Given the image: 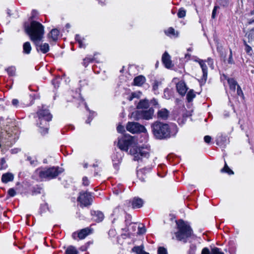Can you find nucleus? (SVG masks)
Wrapping results in <instances>:
<instances>
[{
	"label": "nucleus",
	"mask_w": 254,
	"mask_h": 254,
	"mask_svg": "<svg viewBox=\"0 0 254 254\" xmlns=\"http://www.w3.org/2000/svg\"><path fill=\"white\" fill-rule=\"evenodd\" d=\"M118 146L121 150L125 151H127L128 147H130L129 154L133 156V160L135 161H139L142 157L148 158L149 156L148 152L135 146L134 139L132 136L129 135H125L119 139Z\"/></svg>",
	"instance_id": "obj_1"
},
{
	"label": "nucleus",
	"mask_w": 254,
	"mask_h": 254,
	"mask_svg": "<svg viewBox=\"0 0 254 254\" xmlns=\"http://www.w3.org/2000/svg\"><path fill=\"white\" fill-rule=\"evenodd\" d=\"M24 27L25 32L34 43L42 40L44 34V27L41 23L32 20L29 24L25 23Z\"/></svg>",
	"instance_id": "obj_2"
},
{
	"label": "nucleus",
	"mask_w": 254,
	"mask_h": 254,
	"mask_svg": "<svg viewBox=\"0 0 254 254\" xmlns=\"http://www.w3.org/2000/svg\"><path fill=\"white\" fill-rule=\"evenodd\" d=\"M151 131L155 138L164 139L171 137V130L168 124L155 121L151 125Z\"/></svg>",
	"instance_id": "obj_3"
},
{
	"label": "nucleus",
	"mask_w": 254,
	"mask_h": 254,
	"mask_svg": "<svg viewBox=\"0 0 254 254\" xmlns=\"http://www.w3.org/2000/svg\"><path fill=\"white\" fill-rule=\"evenodd\" d=\"M178 231L175 232L176 239L184 243L187 242V238L190 237L192 234L190 227L182 219L176 221Z\"/></svg>",
	"instance_id": "obj_4"
},
{
	"label": "nucleus",
	"mask_w": 254,
	"mask_h": 254,
	"mask_svg": "<svg viewBox=\"0 0 254 254\" xmlns=\"http://www.w3.org/2000/svg\"><path fill=\"white\" fill-rule=\"evenodd\" d=\"M37 125L40 128V131L45 134L48 132V122L52 120V116L47 110H41L37 112Z\"/></svg>",
	"instance_id": "obj_5"
},
{
	"label": "nucleus",
	"mask_w": 254,
	"mask_h": 254,
	"mask_svg": "<svg viewBox=\"0 0 254 254\" xmlns=\"http://www.w3.org/2000/svg\"><path fill=\"white\" fill-rule=\"evenodd\" d=\"M63 171V169L59 167H53L47 169H38L35 171V174L41 179H52L57 177Z\"/></svg>",
	"instance_id": "obj_6"
},
{
	"label": "nucleus",
	"mask_w": 254,
	"mask_h": 254,
	"mask_svg": "<svg viewBox=\"0 0 254 254\" xmlns=\"http://www.w3.org/2000/svg\"><path fill=\"white\" fill-rule=\"evenodd\" d=\"M154 112V109L150 108L147 110L136 111L131 114V116L136 121L140 119L149 120L152 119Z\"/></svg>",
	"instance_id": "obj_7"
},
{
	"label": "nucleus",
	"mask_w": 254,
	"mask_h": 254,
	"mask_svg": "<svg viewBox=\"0 0 254 254\" xmlns=\"http://www.w3.org/2000/svg\"><path fill=\"white\" fill-rule=\"evenodd\" d=\"M77 201L80 203V206H88L92 203V198L90 193L87 191H81L77 198Z\"/></svg>",
	"instance_id": "obj_8"
},
{
	"label": "nucleus",
	"mask_w": 254,
	"mask_h": 254,
	"mask_svg": "<svg viewBox=\"0 0 254 254\" xmlns=\"http://www.w3.org/2000/svg\"><path fill=\"white\" fill-rule=\"evenodd\" d=\"M127 129L130 132H144L146 131L145 127L136 122H129L127 125Z\"/></svg>",
	"instance_id": "obj_9"
},
{
	"label": "nucleus",
	"mask_w": 254,
	"mask_h": 254,
	"mask_svg": "<svg viewBox=\"0 0 254 254\" xmlns=\"http://www.w3.org/2000/svg\"><path fill=\"white\" fill-rule=\"evenodd\" d=\"M195 61L198 62L200 65L203 72L201 80L202 82H205L207 77V67L205 64V61L200 59L195 60Z\"/></svg>",
	"instance_id": "obj_10"
},
{
	"label": "nucleus",
	"mask_w": 254,
	"mask_h": 254,
	"mask_svg": "<svg viewBox=\"0 0 254 254\" xmlns=\"http://www.w3.org/2000/svg\"><path fill=\"white\" fill-rule=\"evenodd\" d=\"M40 41H37L36 43H34L36 50L38 52H41L43 54L47 53L50 49L49 45L47 43L39 44Z\"/></svg>",
	"instance_id": "obj_11"
},
{
	"label": "nucleus",
	"mask_w": 254,
	"mask_h": 254,
	"mask_svg": "<svg viewBox=\"0 0 254 254\" xmlns=\"http://www.w3.org/2000/svg\"><path fill=\"white\" fill-rule=\"evenodd\" d=\"M92 219L96 222H100L104 219L103 213L100 211H93L91 212Z\"/></svg>",
	"instance_id": "obj_12"
},
{
	"label": "nucleus",
	"mask_w": 254,
	"mask_h": 254,
	"mask_svg": "<svg viewBox=\"0 0 254 254\" xmlns=\"http://www.w3.org/2000/svg\"><path fill=\"white\" fill-rule=\"evenodd\" d=\"M157 114L158 119L166 120L169 116L170 112L166 108H162L158 111Z\"/></svg>",
	"instance_id": "obj_13"
},
{
	"label": "nucleus",
	"mask_w": 254,
	"mask_h": 254,
	"mask_svg": "<svg viewBox=\"0 0 254 254\" xmlns=\"http://www.w3.org/2000/svg\"><path fill=\"white\" fill-rule=\"evenodd\" d=\"M162 60L163 63L164 64L166 68H169L172 67V61L171 60V57L167 52H165L163 54Z\"/></svg>",
	"instance_id": "obj_14"
},
{
	"label": "nucleus",
	"mask_w": 254,
	"mask_h": 254,
	"mask_svg": "<svg viewBox=\"0 0 254 254\" xmlns=\"http://www.w3.org/2000/svg\"><path fill=\"white\" fill-rule=\"evenodd\" d=\"M176 88L178 93L183 96L185 95L188 90L185 83L183 81H181L177 84Z\"/></svg>",
	"instance_id": "obj_15"
},
{
	"label": "nucleus",
	"mask_w": 254,
	"mask_h": 254,
	"mask_svg": "<svg viewBox=\"0 0 254 254\" xmlns=\"http://www.w3.org/2000/svg\"><path fill=\"white\" fill-rule=\"evenodd\" d=\"M149 107V102L147 99L140 100L136 106L137 109L147 110Z\"/></svg>",
	"instance_id": "obj_16"
},
{
	"label": "nucleus",
	"mask_w": 254,
	"mask_h": 254,
	"mask_svg": "<svg viewBox=\"0 0 254 254\" xmlns=\"http://www.w3.org/2000/svg\"><path fill=\"white\" fill-rule=\"evenodd\" d=\"M143 200L139 197H134L132 201V206L133 208H139L142 206Z\"/></svg>",
	"instance_id": "obj_17"
},
{
	"label": "nucleus",
	"mask_w": 254,
	"mask_h": 254,
	"mask_svg": "<svg viewBox=\"0 0 254 254\" xmlns=\"http://www.w3.org/2000/svg\"><path fill=\"white\" fill-rule=\"evenodd\" d=\"M14 176L10 173L3 174L1 177V181L3 183H6L13 180Z\"/></svg>",
	"instance_id": "obj_18"
},
{
	"label": "nucleus",
	"mask_w": 254,
	"mask_h": 254,
	"mask_svg": "<svg viewBox=\"0 0 254 254\" xmlns=\"http://www.w3.org/2000/svg\"><path fill=\"white\" fill-rule=\"evenodd\" d=\"M59 31L57 29H53L48 34V37L51 38L53 41H56L59 35Z\"/></svg>",
	"instance_id": "obj_19"
},
{
	"label": "nucleus",
	"mask_w": 254,
	"mask_h": 254,
	"mask_svg": "<svg viewBox=\"0 0 254 254\" xmlns=\"http://www.w3.org/2000/svg\"><path fill=\"white\" fill-rule=\"evenodd\" d=\"M91 233V230L88 228L82 229L78 233V237L80 239H84Z\"/></svg>",
	"instance_id": "obj_20"
},
{
	"label": "nucleus",
	"mask_w": 254,
	"mask_h": 254,
	"mask_svg": "<svg viewBox=\"0 0 254 254\" xmlns=\"http://www.w3.org/2000/svg\"><path fill=\"white\" fill-rule=\"evenodd\" d=\"M145 81V78L142 75H139L134 78L135 85L141 86Z\"/></svg>",
	"instance_id": "obj_21"
},
{
	"label": "nucleus",
	"mask_w": 254,
	"mask_h": 254,
	"mask_svg": "<svg viewBox=\"0 0 254 254\" xmlns=\"http://www.w3.org/2000/svg\"><path fill=\"white\" fill-rule=\"evenodd\" d=\"M32 50L31 44L29 42H26L23 45V53L26 55L30 54Z\"/></svg>",
	"instance_id": "obj_22"
},
{
	"label": "nucleus",
	"mask_w": 254,
	"mask_h": 254,
	"mask_svg": "<svg viewBox=\"0 0 254 254\" xmlns=\"http://www.w3.org/2000/svg\"><path fill=\"white\" fill-rule=\"evenodd\" d=\"M227 81L229 85L230 89L233 91H235L236 90V86L238 85L237 84V81L232 78H228Z\"/></svg>",
	"instance_id": "obj_23"
},
{
	"label": "nucleus",
	"mask_w": 254,
	"mask_h": 254,
	"mask_svg": "<svg viewBox=\"0 0 254 254\" xmlns=\"http://www.w3.org/2000/svg\"><path fill=\"white\" fill-rule=\"evenodd\" d=\"M75 39L78 42L79 48H85V45L83 43V41L84 40V38H82L79 35L76 34L75 35Z\"/></svg>",
	"instance_id": "obj_24"
},
{
	"label": "nucleus",
	"mask_w": 254,
	"mask_h": 254,
	"mask_svg": "<svg viewBox=\"0 0 254 254\" xmlns=\"http://www.w3.org/2000/svg\"><path fill=\"white\" fill-rule=\"evenodd\" d=\"M78 252L75 247L70 246L67 247L65 251V254H78Z\"/></svg>",
	"instance_id": "obj_25"
},
{
	"label": "nucleus",
	"mask_w": 254,
	"mask_h": 254,
	"mask_svg": "<svg viewBox=\"0 0 254 254\" xmlns=\"http://www.w3.org/2000/svg\"><path fill=\"white\" fill-rule=\"evenodd\" d=\"M165 34L169 36L177 37L178 33L176 32L175 29L172 27H170L167 31H165Z\"/></svg>",
	"instance_id": "obj_26"
},
{
	"label": "nucleus",
	"mask_w": 254,
	"mask_h": 254,
	"mask_svg": "<svg viewBox=\"0 0 254 254\" xmlns=\"http://www.w3.org/2000/svg\"><path fill=\"white\" fill-rule=\"evenodd\" d=\"M221 172L222 173H227L229 175L234 174L233 171L229 168L226 162H225L224 167L221 170Z\"/></svg>",
	"instance_id": "obj_27"
},
{
	"label": "nucleus",
	"mask_w": 254,
	"mask_h": 254,
	"mask_svg": "<svg viewBox=\"0 0 254 254\" xmlns=\"http://www.w3.org/2000/svg\"><path fill=\"white\" fill-rule=\"evenodd\" d=\"M195 94H194L193 90H190L187 94V98L188 102H191L192 99L195 97Z\"/></svg>",
	"instance_id": "obj_28"
},
{
	"label": "nucleus",
	"mask_w": 254,
	"mask_h": 254,
	"mask_svg": "<svg viewBox=\"0 0 254 254\" xmlns=\"http://www.w3.org/2000/svg\"><path fill=\"white\" fill-rule=\"evenodd\" d=\"M5 70L9 76H12L15 75V67L14 66L8 67Z\"/></svg>",
	"instance_id": "obj_29"
},
{
	"label": "nucleus",
	"mask_w": 254,
	"mask_h": 254,
	"mask_svg": "<svg viewBox=\"0 0 254 254\" xmlns=\"http://www.w3.org/2000/svg\"><path fill=\"white\" fill-rule=\"evenodd\" d=\"M141 94V92L139 91L136 92H132L131 93L130 96H129L128 98V100L129 101H131L133 98H139Z\"/></svg>",
	"instance_id": "obj_30"
},
{
	"label": "nucleus",
	"mask_w": 254,
	"mask_h": 254,
	"mask_svg": "<svg viewBox=\"0 0 254 254\" xmlns=\"http://www.w3.org/2000/svg\"><path fill=\"white\" fill-rule=\"evenodd\" d=\"M247 35L249 41H254V29H252L249 31Z\"/></svg>",
	"instance_id": "obj_31"
},
{
	"label": "nucleus",
	"mask_w": 254,
	"mask_h": 254,
	"mask_svg": "<svg viewBox=\"0 0 254 254\" xmlns=\"http://www.w3.org/2000/svg\"><path fill=\"white\" fill-rule=\"evenodd\" d=\"M143 249V246L134 247L132 250L133 252H135L137 254H140L141 253H142V252L144 251Z\"/></svg>",
	"instance_id": "obj_32"
},
{
	"label": "nucleus",
	"mask_w": 254,
	"mask_h": 254,
	"mask_svg": "<svg viewBox=\"0 0 254 254\" xmlns=\"http://www.w3.org/2000/svg\"><path fill=\"white\" fill-rule=\"evenodd\" d=\"M186 13V10L184 8H181L179 9L177 15L179 18H183L185 16Z\"/></svg>",
	"instance_id": "obj_33"
},
{
	"label": "nucleus",
	"mask_w": 254,
	"mask_h": 254,
	"mask_svg": "<svg viewBox=\"0 0 254 254\" xmlns=\"http://www.w3.org/2000/svg\"><path fill=\"white\" fill-rule=\"evenodd\" d=\"M196 250V246L194 244H191L190 246V250L188 254H195Z\"/></svg>",
	"instance_id": "obj_34"
},
{
	"label": "nucleus",
	"mask_w": 254,
	"mask_h": 254,
	"mask_svg": "<svg viewBox=\"0 0 254 254\" xmlns=\"http://www.w3.org/2000/svg\"><path fill=\"white\" fill-rule=\"evenodd\" d=\"M94 60L93 58H89V57H86L83 60V64L85 67H86L88 65V64L93 62Z\"/></svg>",
	"instance_id": "obj_35"
},
{
	"label": "nucleus",
	"mask_w": 254,
	"mask_h": 254,
	"mask_svg": "<svg viewBox=\"0 0 254 254\" xmlns=\"http://www.w3.org/2000/svg\"><path fill=\"white\" fill-rule=\"evenodd\" d=\"M7 168V164L6 162L3 158H1L0 160V170L5 169Z\"/></svg>",
	"instance_id": "obj_36"
},
{
	"label": "nucleus",
	"mask_w": 254,
	"mask_h": 254,
	"mask_svg": "<svg viewBox=\"0 0 254 254\" xmlns=\"http://www.w3.org/2000/svg\"><path fill=\"white\" fill-rule=\"evenodd\" d=\"M211 254H224L220 249L215 247L211 249Z\"/></svg>",
	"instance_id": "obj_37"
},
{
	"label": "nucleus",
	"mask_w": 254,
	"mask_h": 254,
	"mask_svg": "<svg viewBox=\"0 0 254 254\" xmlns=\"http://www.w3.org/2000/svg\"><path fill=\"white\" fill-rule=\"evenodd\" d=\"M146 232L145 226L141 224V226H139L138 228V234L139 235L143 234Z\"/></svg>",
	"instance_id": "obj_38"
},
{
	"label": "nucleus",
	"mask_w": 254,
	"mask_h": 254,
	"mask_svg": "<svg viewBox=\"0 0 254 254\" xmlns=\"http://www.w3.org/2000/svg\"><path fill=\"white\" fill-rule=\"evenodd\" d=\"M158 254H168L167 250L164 247H159L158 249Z\"/></svg>",
	"instance_id": "obj_39"
},
{
	"label": "nucleus",
	"mask_w": 254,
	"mask_h": 254,
	"mask_svg": "<svg viewBox=\"0 0 254 254\" xmlns=\"http://www.w3.org/2000/svg\"><path fill=\"white\" fill-rule=\"evenodd\" d=\"M245 45V51L249 55H252V49L251 47L249 46L245 41H244Z\"/></svg>",
	"instance_id": "obj_40"
},
{
	"label": "nucleus",
	"mask_w": 254,
	"mask_h": 254,
	"mask_svg": "<svg viewBox=\"0 0 254 254\" xmlns=\"http://www.w3.org/2000/svg\"><path fill=\"white\" fill-rule=\"evenodd\" d=\"M217 3L223 6H225L228 4V0H217Z\"/></svg>",
	"instance_id": "obj_41"
},
{
	"label": "nucleus",
	"mask_w": 254,
	"mask_h": 254,
	"mask_svg": "<svg viewBox=\"0 0 254 254\" xmlns=\"http://www.w3.org/2000/svg\"><path fill=\"white\" fill-rule=\"evenodd\" d=\"M152 104L153 105L155 106V107H159V105L158 104V101L155 99H152L149 103Z\"/></svg>",
	"instance_id": "obj_42"
},
{
	"label": "nucleus",
	"mask_w": 254,
	"mask_h": 254,
	"mask_svg": "<svg viewBox=\"0 0 254 254\" xmlns=\"http://www.w3.org/2000/svg\"><path fill=\"white\" fill-rule=\"evenodd\" d=\"M201 254H211V251L210 252L207 248H204L202 250Z\"/></svg>",
	"instance_id": "obj_43"
},
{
	"label": "nucleus",
	"mask_w": 254,
	"mask_h": 254,
	"mask_svg": "<svg viewBox=\"0 0 254 254\" xmlns=\"http://www.w3.org/2000/svg\"><path fill=\"white\" fill-rule=\"evenodd\" d=\"M15 194V190L13 189H10L8 191V194L10 196H14Z\"/></svg>",
	"instance_id": "obj_44"
},
{
	"label": "nucleus",
	"mask_w": 254,
	"mask_h": 254,
	"mask_svg": "<svg viewBox=\"0 0 254 254\" xmlns=\"http://www.w3.org/2000/svg\"><path fill=\"white\" fill-rule=\"evenodd\" d=\"M82 181H83L82 184L84 186H87L89 185V181L87 177H83L82 179Z\"/></svg>",
	"instance_id": "obj_45"
},
{
	"label": "nucleus",
	"mask_w": 254,
	"mask_h": 254,
	"mask_svg": "<svg viewBox=\"0 0 254 254\" xmlns=\"http://www.w3.org/2000/svg\"><path fill=\"white\" fill-rule=\"evenodd\" d=\"M211 139V137L209 135H206L204 137V141L207 143H209L210 142Z\"/></svg>",
	"instance_id": "obj_46"
},
{
	"label": "nucleus",
	"mask_w": 254,
	"mask_h": 254,
	"mask_svg": "<svg viewBox=\"0 0 254 254\" xmlns=\"http://www.w3.org/2000/svg\"><path fill=\"white\" fill-rule=\"evenodd\" d=\"M218 8V6H215L214 7V9L212 11V18H215V16H216V10Z\"/></svg>",
	"instance_id": "obj_47"
},
{
	"label": "nucleus",
	"mask_w": 254,
	"mask_h": 254,
	"mask_svg": "<svg viewBox=\"0 0 254 254\" xmlns=\"http://www.w3.org/2000/svg\"><path fill=\"white\" fill-rule=\"evenodd\" d=\"M237 92L238 95L239 96L243 95L242 90L239 85H237Z\"/></svg>",
	"instance_id": "obj_48"
},
{
	"label": "nucleus",
	"mask_w": 254,
	"mask_h": 254,
	"mask_svg": "<svg viewBox=\"0 0 254 254\" xmlns=\"http://www.w3.org/2000/svg\"><path fill=\"white\" fill-rule=\"evenodd\" d=\"M228 63L230 64H232L234 63V61L232 59V52L231 50H230V54L229 60H228Z\"/></svg>",
	"instance_id": "obj_49"
},
{
	"label": "nucleus",
	"mask_w": 254,
	"mask_h": 254,
	"mask_svg": "<svg viewBox=\"0 0 254 254\" xmlns=\"http://www.w3.org/2000/svg\"><path fill=\"white\" fill-rule=\"evenodd\" d=\"M159 84V82L157 81H155L153 85V89L154 90H156L158 89V86Z\"/></svg>",
	"instance_id": "obj_50"
},
{
	"label": "nucleus",
	"mask_w": 254,
	"mask_h": 254,
	"mask_svg": "<svg viewBox=\"0 0 254 254\" xmlns=\"http://www.w3.org/2000/svg\"><path fill=\"white\" fill-rule=\"evenodd\" d=\"M117 129L119 132H122L125 130L124 127L121 125L118 126Z\"/></svg>",
	"instance_id": "obj_51"
},
{
	"label": "nucleus",
	"mask_w": 254,
	"mask_h": 254,
	"mask_svg": "<svg viewBox=\"0 0 254 254\" xmlns=\"http://www.w3.org/2000/svg\"><path fill=\"white\" fill-rule=\"evenodd\" d=\"M205 62H207L208 64L210 66L213 65V60L210 58H208Z\"/></svg>",
	"instance_id": "obj_52"
},
{
	"label": "nucleus",
	"mask_w": 254,
	"mask_h": 254,
	"mask_svg": "<svg viewBox=\"0 0 254 254\" xmlns=\"http://www.w3.org/2000/svg\"><path fill=\"white\" fill-rule=\"evenodd\" d=\"M27 159L30 162L31 165H34L35 164V160H32V158L31 157H28Z\"/></svg>",
	"instance_id": "obj_53"
},
{
	"label": "nucleus",
	"mask_w": 254,
	"mask_h": 254,
	"mask_svg": "<svg viewBox=\"0 0 254 254\" xmlns=\"http://www.w3.org/2000/svg\"><path fill=\"white\" fill-rule=\"evenodd\" d=\"M92 118H91V115L88 117V119L86 121V123L87 124H89L91 121Z\"/></svg>",
	"instance_id": "obj_54"
},
{
	"label": "nucleus",
	"mask_w": 254,
	"mask_h": 254,
	"mask_svg": "<svg viewBox=\"0 0 254 254\" xmlns=\"http://www.w3.org/2000/svg\"><path fill=\"white\" fill-rule=\"evenodd\" d=\"M40 190H41V189H38V190H33V193H41Z\"/></svg>",
	"instance_id": "obj_55"
},
{
	"label": "nucleus",
	"mask_w": 254,
	"mask_h": 254,
	"mask_svg": "<svg viewBox=\"0 0 254 254\" xmlns=\"http://www.w3.org/2000/svg\"><path fill=\"white\" fill-rule=\"evenodd\" d=\"M7 14L9 16H10V15H11V10H10V9H8V8L7 9Z\"/></svg>",
	"instance_id": "obj_56"
},
{
	"label": "nucleus",
	"mask_w": 254,
	"mask_h": 254,
	"mask_svg": "<svg viewBox=\"0 0 254 254\" xmlns=\"http://www.w3.org/2000/svg\"><path fill=\"white\" fill-rule=\"evenodd\" d=\"M58 80L57 79H54L52 81V83H53V85H55V84L57 83L58 84Z\"/></svg>",
	"instance_id": "obj_57"
},
{
	"label": "nucleus",
	"mask_w": 254,
	"mask_h": 254,
	"mask_svg": "<svg viewBox=\"0 0 254 254\" xmlns=\"http://www.w3.org/2000/svg\"><path fill=\"white\" fill-rule=\"evenodd\" d=\"M12 103L14 105H16V99H13Z\"/></svg>",
	"instance_id": "obj_58"
},
{
	"label": "nucleus",
	"mask_w": 254,
	"mask_h": 254,
	"mask_svg": "<svg viewBox=\"0 0 254 254\" xmlns=\"http://www.w3.org/2000/svg\"><path fill=\"white\" fill-rule=\"evenodd\" d=\"M253 22H254V19H253V20H250V21H249V24H251Z\"/></svg>",
	"instance_id": "obj_59"
},
{
	"label": "nucleus",
	"mask_w": 254,
	"mask_h": 254,
	"mask_svg": "<svg viewBox=\"0 0 254 254\" xmlns=\"http://www.w3.org/2000/svg\"><path fill=\"white\" fill-rule=\"evenodd\" d=\"M65 26L67 28H69L70 27V24L68 23L66 24Z\"/></svg>",
	"instance_id": "obj_60"
},
{
	"label": "nucleus",
	"mask_w": 254,
	"mask_h": 254,
	"mask_svg": "<svg viewBox=\"0 0 254 254\" xmlns=\"http://www.w3.org/2000/svg\"><path fill=\"white\" fill-rule=\"evenodd\" d=\"M140 254H149V253H147V252H145V251H143V252H142V253H141Z\"/></svg>",
	"instance_id": "obj_61"
},
{
	"label": "nucleus",
	"mask_w": 254,
	"mask_h": 254,
	"mask_svg": "<svg viewBox=\"0 0 254 254\" xmlns=\"http://www.w3.org/2000/svg\"><path fill=\"white\" fill-rule=\"evenodd\" d=\"M250 14L251 15H254V9L253 10L251 11Z\"/></svg>",
	"instance_id": "obj_62"
},
{
	"label": "nucleus",
	"mask_w": 254,
	"mask_h": 254,
	"mask_svg": "<svg viewBox=\"0 0 254 254\" xmlns=\"http://www.w3.org/2000/svg\"><path fill=\"white\" fill-rule=\"evenodd\" d=\"M140 179L141 180V181L142 182H144L145 181V179L143 178H140Z\"/></svg>",
	"instance_id": "obj_63"
},
{
	"label": "nucleus",
	"mask_w": 254,
	"mask_h": 254,
	"mask_svg": "<svg viewBox=\"0 0 254 254\" xmlns=\"http://www.w3.org/2000/svg\"><path fill=\"white\" fill-rule=\"evenodd\" d=\"M188 56V57H190V55H189V54H186V55H185V57H186V58H187Z\"/></svg>",
	"instance_id": "obj_64"
}]
</instances>
